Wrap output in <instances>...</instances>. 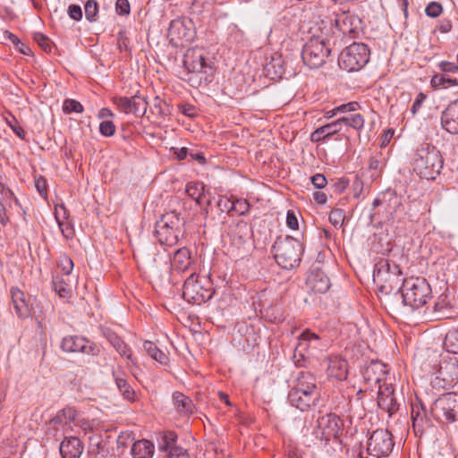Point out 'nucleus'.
I'll use <instances>...</instances> for the list:
<instances>
[{"label": "nucleus", "mask_w": 458, "mask_h": 458, "mask_svg": "<svg viewBox=\"0 0 458 458\" xmlns=\"http://www.w3.org/2000/svg\"><path fill=\"white\" fill-rule=\"evenodd\" d=\"M362 377L369 387L380 386L388 379L386 365L378 360H371L363 368Z\"/></svg>", "instance_id": "17"}, {"label": "nucleus", "mask_w": 458, "mask_h": 458, "mask_svg": "<svg viewBox=\"0 0 458 458\" xmlns=\"http://www.w3.org/2000/svg\"><path fill=\"white\" fill-rule=\"evenodd\" d=\"M105 337L122 357L133 366H137V359L133 356L131 347L118 335L111 330H106Z\"/></svg>", "instance_id": "22"}, {"label": "nucleus", "mask_w": 458, "mask_h": 458, "mask_svg": "<svg viewBox=\"0 0 458 458\" xmlns=\"http://www.w3.org/2000/svg\"><path fill=\"white\" fill-rule=\"evenodd\" d=\"M68 13L74 21H80L82 18L81 8L77 4H71L68 8Z\"/></svg>", "instance_id": "61"}, {"label": "nucleus", "mask_w": 458, "mask_h": 458, "mask_svg": "<svg viewBox=\"0 0 458 458\" xmlns=\"http://www.w3.org/2000/svg\"><path fill=\"white\" fill-rule=\"evenodd\" d=\"M154 445L146 439L136 441L131 449L132 458H152L154 454Z\"/></svg>", "instance_id": "32"}, {"label": "nucleus", "mask_w": 458, "mask_h": 458, "mask_svg": "<svg viewBox=\"0 0 458 458\" xmlns=\"http://www.w3.org/2000/svg\"><path fill=\"white\" fill-rule=\"evenodd\" d=\"M345 220L344 211L341 208H334L329 214V221L335 227H342Z\"/></svg>", "instance_id": "41"}, {"label": "nucleus", "mask_w": 458, "mask_h": 458, "mask_svg": "<svg viewBox=\"0 0 458 458\" xmlns=\"http://www.w3.org/2000/svg\"><path fill=\"white\" fill-rule=\"evenodd\" d=\"M369 167L374 171L372 176L378 177L383 169V163L377 157H373L369 159Z\"/></svg>", "instance_id": "50"}, {"label": "nucleus", "mask_w": 458, "mask_h": 458, "mask_svg": "<svg viewBox=\"0 0 458 458\" xmlns=\"http://www.w3.org/2000/svg\"><path fill=\"white\" fill-rule=\"evenodd\" d=\"M35 40L45 50H50V43L48 38L41 33H36L34 36Z\"/></svg>", "instance_id": "63"}, {"label": "nucleus", "mask_w": 458, "mask_h": 458, "mask_svg": "<svg viewBox=\"0 0 458 458\" xmlns=\"http://www.w3.org/2000/svg\"><path fill=\"white\" fill-rule=\"evenodd\" d=\"M438 68L442 72L445 73H457L458 72V63H452L448 61H442L438 64Z\"/></svg>", "instance_id": "49"}, {"label": "nucleus", "mask_w": 458, "mask_h": 458, "mask_svg": "<svg viewBox=\"0 0 458 458\" xmlns=\"http://www.w3.org/2000/svg\"><path fill=\"white\" fill-rule=\"evenodd\" d=\"M309 288L317 293H326L330 288L327 276L321 270H312L307 279Z\"/></svg>", "instance_id": "25"}, {"label": "nucleus", "mask_w": 458, "mask_h": 458, "mask_svg": "<svg viewBox=\"0 0 458 458\" xmlns=\"http://www.w3.org/2000/svg\"><path fill=\"white\" fill-rule=\"evenodd\" d=\"M369 55L370 51L366 44L354 42L340 54L339 66L348 72L360 71L369 63Z\"/></svg>", "instance_id": "10"}, {"label": "nucleus", "mask_w": 458, "mask_h": 458, "mask_svg": "<svg viewBox=\"0 0 458 458\" xmlns=\"http://www.w3.org/2000/svg\"><path fill=\"white\" fill-rule=\"evenodd\" d=\"M191 252L187 248H181L174 252L172 259L174 269L183 272L191 267Z\"/></svg>", "instance_id": "31"}, {"label": "nucleus", "mask_w": 458, "mask_h": 458, "mask_svg": "<svg viewBox=\"0 0 458 458\" xmlns=\"http://www.w3.org/2000/svg\"><path fill=\"white\" fill-rule=\"evenodd\" d=\"M392 434L387 429L374 430L369 437L367 452L373 458L388 456L394 447Z\"/></svg>", "instance_id": "12"}, {"label": "nucleus", "mask_w": 458, "mask_h": 458, "mask_svg": "<svg viewBox=\"0 0 458 458\" xmlns=\"http://www.w3.org/2000/svg\"><path fill=\"white\" fill-rule=\"evenodd\" d=\"M218 207L222 212L233 213V199L222 198L218 201Z\"/></svg>", "instance_id": "53"}, {"label": "nucleus", "mask_w": 458, "mask_h": 458, "mask_svg": "<svg viewBox=\"0 0 458 458\" xmlns=\"http://www.w3.org/2000/svg\"><path fill=\"white\" fill-rule=\"evenodd\" d=\"M378 388V395H377V405L378 407L387 411L390 415L394 413L398 408L399 404L394 397V389L392 386V383L384 382L383 385H380Z\"/></svg>", "instance_id": "18"}, {"label": "nucleus", "mask_w": 458, "mask_h": 458, "mask_svg": "<svg viewBox=\"0 0 458 458\" xmlns=\"http://www.w3.org/2000/svg\"><path fill=\"white\" fill-rule=\"evenodd\" d=\"M338 122H340L341 128H343V125H345L356 131H360L365 123L363 116L360 114H350L344 115L338 118Z\"/></svg>", "instance_id": "35"}, {"label": "nucleus", "mask_w": 458, "mask_h": 458, "mask_svg": "<svg viewBox=\"0 0 458 458\" xmlns=\"http://www.w3.org/2000/svg\"><path fill=\"white\" fill-rule=\"evenodd\" d=\"M63 458H80L83 452V445L76 437H65L59 446Z\"/></svg>", "instance_id": "26"}, {"label": "nucleus", "mask_w": 458, "mask_h": 458, "mask_svg": "<svg viewBox=\"0 0 458 458\" xmlns=\"http://www.w3.org/2000/svg\"><path fill=\"white\" fill-rule=\"evenodd\" d=\"M204 191V185L201 182H191L186 185V193L193 199L198 204L200 203V198Z\"/></svg>", "instance_id": "38"}, {"label": "nucleus", "mask_w": 458, "mask_h": 458, "mask_svg": "<svg viewBox=\"0 0 458 458\" xmlns=\"http://www.w3.org/2000/svg\"><path fill=\"white\" fill-rule=\"evenodd\" d=\"M179 109L183 114L190 117H193L196 114V109L191 105H182Z\"/></svg>", "instance_id": "64"}, {"label": "nucleus", "mask_w": 458, "mask_h": 458, "mask_svg": "<svg viewBox=\"0 0 458 458\" xmlns=\"http://www.w3.org/2000/svg\"><path fill=\"white\" fill-rule=\"evenodd\" d=\"M177 435L174 431H166L162 436V442L159 445L161 451H167L169 448L176 445Z\"/></svg>", "instance_id": "40"}, {"label": "nucleus", "mask_w": 458, "mask_h": 458, "mask_svg": "<svg viewBox=\"0 0 458 458\" xmlns=\"http://www.w3.org/2000/svg\"><path fill=\"white\" fill-rule=\"evenodd\" d=\"M98 13V5L96 0H88L85 4V16L90 22L96 21Z\"/></svg>", "instance_id": "43"}, {"label": "nucleus", "mask_w": 458, "mask_h": 458, "mask_svg": "<svg viewBox=\"0 0 458 458\" xmlns=\"http://www.w3.org/2000/svg\"><path fill=\"white\" fill-rule=\"evenodd\" d=\"M426 98H427L426 95L422 92H420L419 94H417V96L413 101V104L411 107V112L412 113V114H416L420 111Z\"/></svg>", "instance_id": "56"}, {"label": "nucleus", "mask_w": 458, "mask_h": 458, "mask_svg": "<svg viewBox=\"0 0 458 458\" xmlns=\"http://www.w3.org/2000/svg\"><path fill=\"white\" fill-rule=\"evenodd\" d=\"M214 293L213 284L207 277H199L191 274L184 281L182 297L189 303L200 305L210 300Z\"/></svg>", "instance_id": "9"}, {"label": "nucleus", "mask_w": 458, "mask_h": 458, "mask_svg": "<svg viewBox=\"0 0 458 458\" xmlns=\"http://www.w3.org/2000/svg\"><path fill=\"white\" fill-rule=\"evenodd\" d=\"M443 129L451 134L458 133V100L450 103L441 115Z\"/></svg>", "instance_id": "23"}, {"label": "nucleus", "mask_w": 458, "mask_h": 458, "mask_svg": "<svg viewBox=\"0 0 458 458\" xmlns=\"http://www.w3.org/2000/svg\"><path fill=\"white\" fill-rule=\"evenodd\" d=\"M336 38L331 26L321 28L319 34L311 36L303 46V63L310 69L321 67L329 56L332 46L335 45Z\"/></svg>", "instance_id": "2"}, {"label": "nucleus", "mask_w": 458, "mask_h": 458, "mask_svg": "<svg viewBox=\"0 0 458 458\" xmlns=\"http://www.w3.org/2000/svg\"><path fill=\"white\" fill-rule=\"evenodd\" d=\"M63 110L66 114H81L84 109L82 105L79 101L74 99H66L63 104Z\"/></svg>", "instance_id": "42"}, {"label": "nucleus", "mask_w": 458, "mask_h": 458, "mask_svg": "<svg viewBox=\"0 0 458 458\" xmlns=\"http://www.w3.org/2000/svg\"><path fill=\"white\" fill-rule=\"evenodd\" d=\"M54 289L55 293L61 297V298H66L70 294L69 289H67L65 284L63 281H54Z\"/></svg>", "instance_id": "55"}, {"label": "nucleus", "mask_w": 458, "mask_h": 458, "mask_svg": "<svg viewBox=\"0 0 458 458\" xmlns=\"http://www.w3.org/2000/svg\"><path fill=\"white\" fill-rule=\"evenodd\" d=\"M411 165L420 178L435 180L441 173L444 158L437 147L422 143L414 153Z\"/></svg>", "instance_id": "4"}, {"label": "nucleus", "mask_w": 458, "mask_h": 458, "mask_svg": "<svg viewBox=\"0 0 458 458\" xmlns=\"http://www.w3.org/2000/svg\"><path fill=\"white\" fill-rule=\"evenodd\" d=\"M412 428L416 436H422L425 429L430 426V420L422 404L412 405L411 408Z\"/></svg>", "instance_id": "24"}, {"label": "nucleus", "mask_w": 458, "mask_h": 458, "mask_svg": "<svg viewBox=\"0 0 458 458\" xmlns=\"http://www.w3.org/2000/svg\"><path fill=\"white\" fill-rule=\"evenodd\" d=\"M432 297V290L424 277H410L403 283L400 293L391 296V308L396 311L404 308L415 310L422 308Z\"/></svg>", "instance_id": "1"}, {"label": "nucleus", "mask_w": 458, "mask_h": 458, "mask_svg": "<svg viewBox=\"0 0 458 458\" xmlns=\"http://www.w3.org/2000/svg\"><path fill=\"white\" fill-rule=\"evenodd\" d=\"M184 222L176 211L165 214L156 224L155 233L162 245L174 246L183 236Z\"/></svg>", "instance_id": "8"}, {"label": "nucleus", "mask_w": 458, "mask_h": 458, "mask_svg": "<svg viewBox=\"0 0 458 458\" xmlns=\"http://www.w3.org/2000/svg\"><path fill=\"white\" fill-rule=\"evenodd\" d=\"M59 267H60L62 272L64 275L68 276L72 271L73 262H72V260L69 257L64 256V257H63L61 259L60 263H59Z\"/></svg>", "instance_id": "52"}, {"label": "nucleus", "mask_w": 458, "mask_h": 458, "mask_svg": "<svg viewBox=\"0 0 458 458\" xmlns=\"http://www.w3.org/2000/svg\"><path fill=\"white\" fill-rule=\"evenodd\" d=\"M35 187L38 193L43 197L47 198V181L43 177H38L35 180Z\"/></svg>", "instance_id": "58"}, {"label": "nucleus", "mask_w": 458, "mask_h": 458, "mask_svg": "<svg viewBox=\"0 0 458 458\" xmlns=\"http://www.w3.org/2000/svg\"><path fill=\"white\" fill-rule=\"evenodd\" d=\"M275 259L284 269H292L299 266L303 253V245L292 236L278 237L274 245Z\"/></svg>", "instance_id": "7"}, {"label": "nucleus", "mask_w": 458, "mask_h": 458, "mask_svg": "<svg viewBox=\"0 0 458 458\" xmlns=\"http://www.w3.org/2000/svg\"><path fill=\"white\" fill-rule=\"evenodd\" d=\"M327 373L330 377L338 380H344L347 377V362L338 357L329 358Z\"/></svg>", "instance_id": "30"}, {"label": "nucleus", "mask_w": 458, "mask_h": 458, "mask_svg": "<svg viewBox=\"0 0 458 458\" xmlns=\"http://www.w3.org/2000/svg\"><path fill=\"white\" fill-rule=\"evenodd\" d=\"M328 348V342L310 330L303 331L298 336L293 359L297 366H304L306 361L318 360Z\"/></svg>", "instance_id": "6"}, {"label": "nucleus", "mask_w": 458, "mask_h": 458, "mask_svg": "<svg viewBox=\"0 0 458 458\" xmlns=\"http://www.w3.org/2000/svg\"><path fill=\"white\" fill-rule=\"evenodd\" d=\"M10 294L16 315L21 318H27L30 315V308L24 293L17 287H12Z\"/></svg>", "instance_id": "27"}, {"label": "nucleus", "mask_w": 458, "mask_h": 458, "mask_svg": "<svg viewBox=\"0 0 458 458\" xmlns=\"http://www.w3.org/2000/svg\"><path fill=\"white\" fill-rule=\"evenodd\" d=\"M113 376L115 385L123 398L129 402H134L136 400V393L134 389L130 386L127 379L114 371H113Z\"/></svg>", "instance_id": "34"}, {"label": "nucleus", "mask_w": 458, "mask_h": 458, "mask_svg": "<svg viewBox=\"0 0 458 458\" xmlns=\"http://www.w3.org/2000/svg\"><path fill=\"white\" fill-rule=\"evenodd\" d=\"M360 108V104L356 101L342 104L335 106V112L339 114L352 113Z\"/></svg>", "instance_id": "48"}, {"label": "nucleus", "mask_w": 458, "mask_h": 458, "mask_svg": "<svg viewBox=\"0 0 458 458\" xmlns=\"http://www.w3.org/2000/svg\"><path fill=\"white\" fill-rule=\"evenodd\" d=\"M430 82L433 87H445V84L457 85L455 79L445 78L443 75H434Z\"/></svg>", "instance_id": "45"}, {"label": "nucleus", "mask_w": 458, "mask_h": 458, "mask_svg": "<svg viewBox=\"0 0 458 458\" xmlns=\"http://www.w3.org/2000/svg\"><path fill=\"white\" fill-rule=\"evenodd\" d=\"M190 20L177 19L171 21L168 35L171 40H183L190 42L192 39V33L189 25Z\"/></svg>", "instance_id": "20"}, {"label": "nucleus", "mask_w": 458, "mask_h": 458, "mask_svg": "<svg viewBox=\"0 0 458 458\" xmlns=\"http://www.w3.org/2000/svg\"><path fill=\"white\" fill-rule=\"evenodd\" d=\"M319 398L320 392L314 375L306 371L300 372L288 394L290 404L301 411H306L316 406Z\"/></svg>", "instance_id": "3"}, {"label": "nucleus", "mask_w": 458, "mask_h": 458, "mask_svg": "<svg viewBox=\"0 0 458 458\" xmlns=\"http://www.w3.org/2000/svg\"><path fill=\"white\" fill-rule=\"evenodd\" d=\"M76 417V411L72 407H65L55 414L49 422L47 434L52 436L56 441L60 440L69 430L71 424Z\"/></svg>", "instance_id": "13"}, {"label": "nucleus", "mask_w": 458, "mask_h": 458, "mask_svg": "<svg viewBox=\"0 0 458 458\" xmlns=\"http://www.w3.org/2000/svg\"><path fill=\"white\" fill-rule=\"evenodd\" d=\"M443 12L442 5L437 2H430L425 8L427 16L437 18Z\"/></svg>", "instance_id": "47"}, {"label": "nucleus", "mask_w": 458, "mask_h": 458, "mask_svg": "<svg viewBox=\"0 0 458 458\" xmlns=\"http://www.w3.org/2000/svg\"><path fill=\"white\" fill-rule=\"evenodd\" d=\"M55 217L64 237L66 239L72 238L74 234L73 227L72 226L71 223L61 219L59 209H56V212H55Z\"/></svg>", "instance_id": "39"}, {"label": "nucleus", "mask_w": 458, "mask_h": 458, "mask_svg": "<svg viewBox=\"0 0 458 458\" xmlns=\"http://www.w3.org/2000/svg\"><path fill=\"white\" fill-rule=\"evenodd\" d=\"M405 279L400 267L388 259H381L376 265L373 271V282L378 291L387 297V301L391 305V296L394 293H400L403 288V283Z\"/></svg>", "instance_id": "5"}, {"label": "nucleus", "mask_w": 458, "mask_h": 458, "mask_svg": "<svg viewBox=\"0 0 458 458\" xmlns=\"http://www.w3.org/2000/svg\"><path fill=\"white\" fill-rule=\"evenodd\" d=\"M386 199H388V200H391L392 199H397L394 191H387L381 197L376 198L373 200L372 206L374 208H377V207L383 205L386 201Z\"/></svg>", "instance_id": "51"}, {"label": "nucleus", "mask_w": 458, "mask_h": 458, "mask_svg": "<svg viewBox=\"0 0 458 458\" xmlns=\"http://www.w3.org/2000/svg\"><path fill=\"white\" fill-rule=\"evenodd\" d=\"M60 347L65 352H81L91 356H96L99 352V349L96 344L78 335L64 337Z\"/></svg>", "instance_id": "16"}, {"label": "nucleus", "mask_w": 458, "mask_h": 458, "mask_svg": "<svg viewBox=\"0 0 458 458\" xmlns=\"http://www.w3.org/2000/svg\"><path fill=\"white\" fill-rule=\"evenodd\" d=\"M445 349L454 354H458V330H450L444 341Z\"/></svg>", "instance_id": "37"}, {"label": "nucleus", "mask_w": 458, "mask_h": 458, "mask_svg": "<svg viewBox=\"0 0 458 458\" xmlns=\"http://www.w3.org/2000/svg\"><path fill=\"white\" fill-rule=\"evenodd\" d=\"M183 65L190 73L199 76V81L203 78L207 80V75L211 70V66L205 61L202 52L195 49H190L186 52Z\"/></svg>", "instance_id": "15"}, {"label": "nucleus", "mask_w": 458, "mask_h": 458, "mask_svg": "<svg viewBox=\"0 0 458 458\" xmlns=\"http://www.w3.org/2000/svg\"><path fill=\"white\" fill-rule=\"evenodd\" d=\"M7 123L13 130V131L21 139L25 138V131L21 125L18 124L17 121L13 118L12 121L7 120Z\"/></svg>", "instance_id": "60"}, {"label": "nucleus", "mask_w": 458, "mask_h": 458, "mask_svg": "<svg viewBox=\"0 0 458 458\" xmlns=\"http://www.w3.org/2000/svg\"><path fill=\"white\" fill-rule=\"evenodd\" d=\"M437 378H441L447 386L457 382L458 360L456 358L443 359L440 361Z\"/></svg>", "instance_id": "19"}, {"label": "nucleus", "mask_w": 458, "mask_h": 458, "mask_svg": "<svg viewBox=\"0 0 458 458\" xmlns=\"http://www.w3.org/2000/svg\"><path fill=\"white\" fill-rule=\"evenodd\" d=\"M143 348L147 353L157 362L165 364L168 360L167 355L162 352L154 343L150 341H145L143 344Z\"/></svg>", "instance_id": "36"}, {"label": "nucleus", "mask_w": 458, "mask_h": 458, "mask_svg": "<svg viewBox=\"0 0 458 458\" xmlns=\"http://www.w3.org/2000/svg\"><path fill=\"white\" fill-rule=\"evenodd\" d=\"M173 402L175 409L182 414H191L193 412L194 404L190 397L181 392L173 394Z\"/></svg>", "instance_id": "33"}, {"label": "nucleus", "mask_w": 458, "mask_h": 458, "mask_svg": "<svg viewBox=\"0 0 458 458\" xmlns=\"http://www.w3.org/2000/svg\"><path fill=\"white\" fill-rule=\"evenodd\" d=\"M433 417L445 423H453L458 420V394L451 392L437 398L431 408Z\"/></svg>", "instance_id": "11"}, {"label": "nucleus", "mask_w": 458, "mask_h": 458, "mask_svg": "<svg viewBox=\"0 0 458 458\" xmlns=\"http://www.w3.org/2000/svg\"><path fill=\"white\" fill-rule=\"evenodd\" d=\"M286 224L288 227H290L293 230H298L299 228V222L297 216L293 210H288L286 214Z\"/></svg>", "instance_id": "59"}, {"label": "nucleus", "mask_w": 458, "mask_h": 458, "mask_svg": "<svg viewBox=\"0 0 458 458\" xmlns=\"http://www.w3.org/2000/svg\"><path fill=\"white\" fill-rule=\"evenodd\" d=\"M310 181L315 188L323 189L327 185V178L322 174H316L311 176Z\"/></svg>", "instance_id": "57"}, {"label": "nucleus", "mask_w": 458, "mask_h": 458, "mask_svg": "<svg viewBox=\"0 0 458 458\" xmlns=\"http://www.w3.org/2000/svg\"><path fill=\"white\" fill-rule=\"evenodd\" d=\"M115 9L118 14L127 15L131 12V6L128 0H116Z\"/></svg>", "instance_id": "54"}, {"label": "nucleus", "mask_w": 458, "mask_h": 458, "mask_svg": "<svg viewBox=\"0 0 458 458\" xmlns=\"http://www.w3.org/2000/svg\"><path fill=\"white\" fill-rule=\"evenodd\" d=\"M250 210V204L246 199H233V213L243 216Z\"/></svg>", "instance_id": "44"}, {"label": "nucleus", "mask_w": 458, "mask_h": 458, "mask_svg": "<svg viewBox=\"0 0 458 458\" xmlns=\"http://www.w3.org/2000/svg\"><path fill=\"white\" fill-rule=\"evenodd\" d=\"M169 458H180L182 456L185 455V450L182 447L177 446L174 445L171 448H169L167 451Z\"/></svg>", "instance_id": "62"}, {"label": "nucleus", "mask_w": 458, "mask_h": 458, "mask_svg": "<svg viewBox=\"0 0 458 458\" xmlns=\"http://www.w3.org/2000/svg\"><path fill=\"white\" fill-rule=\"evenodd\" d=\"M359 23V18L350 12H341L335 14V28L342 35H351L355 32Z\"/></svg>", "instance_id": "21"}, {"label": "nucleus", "mask_w": 458, "mask_h": 458, "mask_svg": "<svg viewBox=\"0 0 458 458\" xmlns=\"http://www.w3.org/2000/svg\"><path fill=\"white\" fill-rule=\"evenodd\" d=\"M264 71L266 76L269 77L271 80L282 78L284 72L282 56L277 54L273 55L265 64Z\"/></svg>", "instance_id": "28"}, {"label": "nucleus", "mask_w": 458, "mask_h": 458, "mask_svg": "<svg viewBox=\"0 0 458 458\" xmlns=\"http://www.w3.org/2000/svg\"><path fill=\"white\" fill-rule=\"evenodd\" d=\"M113 103L117 109L126 114H133L137 117L143 116L148 108V102L145 97L135 94L131 98L114 97Z\"/></svg>", "instance_id": "14"}, {"label": "nucleus", "mask_w": 458, "mask_h": 458, "mask_svg": "<svg viewBox=\"0 0 458 458\" xmlns=\"http://www.w3.org/2000/svg\"><path fill=\"white\" fill-rule=\"evenodd\" d=\"M115 125L112 121H103L99 124V132L105 137H111L115 133Z\"/></svg>", "instance_id": "46"}, {"label": "nucleus", "mask_w": 458, "mask_h": 458, "mask_svg": "<svg viewBox=\"0 0 458 458\" xmlns=\"http://www.w3.org/2000/svg\"><path fill=\"white\" fill-rule=\"evenodd\" d=\"M342 130L340 122H338V119L335 121L325 124L323 126L318 127L310 135V140L312 142H319L321 140H325L326 139H328L332 135L339 132Z\"/></svg>", "instance_id": "29"}]
</instances>
